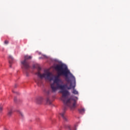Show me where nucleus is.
<instances>
[{"label": "nucleus", "instance_id": "5", "mask_svg": "<svg viewBox=\"0 0 130 130\" xmlns=\"http://www.w3.org/2000/svg\"><path fill=\"white\" fill-rule=\"evenodd\" d=\"M42 101H43V98L42 97H39L36 99V103H37V104H41Z\"/></svg>", "mask_w": 130, "mask_h": 130}, {"label": "nucleus", "instance_id": "7", "mask_svg": "<svg viewBox=\"0 0 130 130\" xmlns=\"http://www.w3.org/2000/svg\"><path fill=\"white\" fill-rule=\"evenodd\" d=\"M12 114H13V110L9 109L8 110V116H9V117H11V116H12Z\"/></svg>", "mask_w": 130, "mask_h": 130}, {"label": "nucleus", "instance_id": "11", "mask_svg": "<svg viewBox=\"0 0 130 130\" xmlns=\"http://www.w3.org/2000/svg\"><path fill=\"white\" fill-rule=\"evenodd\" d=\"M41 58H47V56L45 55H43L42 57H39V59H41Z\"/></svg>", "mask_w": 130, "mask_h": 130}, {"label": "nucleus", "instance_id": "10", "mask_svg": "<svg viewBox=\"0 0 130 130\" xmlns=\"http://www.w3.org/2000/svg\"><path fill=\"white\" fill-rule=\"evenodd\" d=\"M18 113L19 114V115H20V116L21 117H23V116H24V115L23 114V113H22V112H21V111H18Z\"/></svg>", "mask_w": 130, "mask_h": 130}, {"label": "nucleus", "instance_id": "12", "mask_svg": "<svg viewBox=\"0 0 130 130\" xmlns=\"http://www.w3.org/2000/svg\"><path fill=\"white\" fill-rule=\"evenodd\" d=\"M5 44H9V42L8 40H6L4 42Z\"/></svg>", "mask_w": 130, "mask_h": 130}, {"label": "nucleus", "instance_id": "9", "mask_svg": "<svg viewBox=\"0 0 130 130\" xmlns=\"http://www.w3.org/2000/svg\"><path fill=\"white\" fill-rule=\"evenodd\" d=\"M46 103L47 104H49V105L51 104V101H50V100L49 99V98H47Z\"/></svg>", "mask_w": 130, "mask_h": 130}, {"label": "nucleus", "instance_id": "18", "mask_svg": "<svg viewBox=\"0 0 130 130\" xmlns=\"http://www.w3.org/2000/svg\"><path fill=\"white\" fill-rule=\"evenodd\" d=\"M47 93H49V91H48Z\"/></svg>", "mask_w": 130, "mask_h": 130}, {"label": "nucleus", "instance_id": "19", "mask_svg": "<svg viewBox=\"0 0 130 130\" xmlns=\"http://www.w3.org/2000/svg\"><path fill=\"white\" fill-rule=\"evenodd\" d=\"M5 130H7V128H5Z\"/></svg>", "mask_w": 130, "mask_h": 130}, {"label": "nucleus", "instance_id": "1", "mask_svg": "<svg viewBox=\"0 0 130 130\" xmlns=\"http://www.w3.org/2000/svg\"><path fill=\"white\" fill-rule=\"evenodd\" d=\"M55 70L57 71L58 76L55 77L53 82L50 84L51 90L52 93H55L58 89L61 90L60 93L62 94L61 100L63 101L64 107L63 112L60 115L64 121H69V118L66 115V111L68 107H70L71 109H75L77 106L76 105L77 102L76 100L72 97L69 99L70 92L66 89L67 88L70 90L72 88L73 94L75 95L79 94L78 91L75 89L76 78L68 69V67L63 64L56 65Z\"/></svg>", "mask_w": 130, "mask_h": 130}, {"label": "nucleus", "instance_id": "16", "mask_svg": "<svg viewBox=\"0 0 130 130\" xmlns=\"http://www.w3.org/2000/svg\"><path fill=\"white\" fill-rule=\"evenodd\" d=\"M13 93H15V91H14V90L12 91Z\"/></svg>", "mask_w": 130, "mask_h": 130}, {"label": "nucleus", "instance_id": "17", "mask_svg": "<svg viewBox=\"0 0 130 130\" xmlns=\"http://www.w3.org/2000/svg\"><path fill=\"white\" fill-rule=\"evenodd\" d=\"M76 99H77V100H78V98L77 97H76Z\"/></svg>", "mask_w": 130, "mask_h": 130}, {"label": "nucleus", "instance_id": "3", "mask_svg": "<svg viewBox=\"0 0 130 130\" xmlns=\"http://www.w3.org/2000/svg\"><path fill=\"white\" fill-rule=\"evenodd\" d=\"M31 58H32L31 56H24V59L21 61L22 69H24L26 71L30 69V65H29L27 60L31 59Z\"/></svg>", "mask_w": 130, "mask_h": 130}, {"label": "nucleus", "instance_id": "4", "mask_svg": "<svg viewBox=\"0 0 130 130\" xmlns=\"http://www.w3.org/2000/svg\"><path fill=\"white\" fill-rule=\"evenodd\" d=\"M8 59H9V62L10 64V68H12V66L11 64L13 63V61H14V58L12 56L9 55L8 57Z\"/></svg>", "mask_w": 130, "mask_h": 130}, {"label": "nucleus", "instance_id": "6", "mask_svg": "<svg viewBox=\"0 0 130 130\" xmlns=\"http://www.w3.org/2000/svg\"><path fill=\"white\" fill-rule=\"evenodd\" d=\"M66 128H67V129L69 130H76V126L72 127L71 126V125H66L65 126Z\"/></svg>", "mask_w": 130, "mask_h": 130}, {"label": "nucleus", "instance_id": "2", "mask_svg": "<svg viewBox=\"0 0 130 130\" xmlns=\"http://www.w3.org/2000/svg\"><path fill=\"white\" fill-rule=\"evenodd\" d=\"M41 68L40 67L39 68V71L36 73L37 76H38V78L36 80V82L37 85L39 86H41L43 83L42 80L45 79L46 81H49L51 82V81L53 80V77H52V73L47 72L42 74L40 73V70Z\"/></svg>", "mask_w": 130, "mask_h": 130}, {"label": "nucleus", "instance_id": "13", "mask_svg": "<svg viewBox=\"0 0 130 130\" xmlns=\"http://www.w3.org/2000/svg\"><path fill=\"white\" fill-rule=\"evenodd\" d=\"M3 111V106H0V112Z\"/></svg>", "mask_w": 130, "mask_h": 130}, {"label": "nucleus", "instance_id": "14", "mask_svg": "<svg viewBox=\"0 0 130 130\" xmlns=\"http://www.w3.org/2000/svg\"><path fill=\"white\" fill-rule=\"evenodd\" d=\"M14 102H17V98H14Z\"/></svg>", "mask_w": 130, "mask_h": 130}, {"label": "nucleus", "instance_id": "8", "mask_svg": "<svg viewBox=\"0 0 130 130\" xmlns=\"http://www.w3.org/2000/svg\"><path fill=\"white\" fill-rule=\"evenodd\" d=\"M78 111L81 114H83V113H85V109H80L78 110Z\"/></svg>", "mask_w": 130, "mask_h": 130}, {"label": "nucleus", "instance_id": "15", "mask_svg": "<svg viewBox=\"0 0 130 130\" xmlns=\"http://www.w3.org/2000/svg\"><path fill=\"white\" fill-rule=\"evenodd\" d=\"M14 87L15 88H17V85H15Z\"/></svg>", "mask_w": 130, "mask_h": 130}]
</instances>
